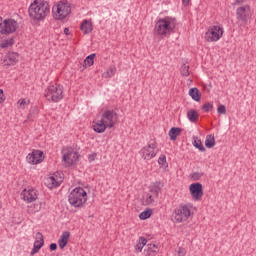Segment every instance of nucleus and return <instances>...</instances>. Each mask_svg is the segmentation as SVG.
<instances>
[{
	"mask_svg": "<svg viewBox=\"0 0 256 256\" xmlns=\"http://www.w3.org/2000/svg\"><path fill=\"white\" fill-rule=\"evenodd\" d=\"M30 19L34 21H43L51 13V6L45 0H34L28 8Z\"/></svg>",
	"mask_w": 256,
	"mask_h": 256,
	"instance_id": "nucleus-1",
	"label": "nucleus"
},
{
	"mask_svg": "<svg viewBox=\"0 0 256 256\" xmlns=\"http://www.w3.org/2000/svg\"><path fill=\"white\" fill-rule=\"evenodd\" d=\"M177 27V19L166 16L159 18L154 26V33L160 37H169Z\"/></svg>",
	"mask_w": 256,
	"mask_h": 256,
	"instance_id": "nucleus-2",
	"label": "nucleus"
},
{
	"mask_svg": "<svg viewBox=\"0 0 256 256\" xmlns=\"http://www.w3.org/2000/svg\"><path fill=\"white\" fill-rule=\"evenodd\" d=\"M68 202L72 207H83L87 203V191L82 187L74 188L68 196Z\"/></svg>",
	"mask_w": 256,
	"mask_h": 256,
	"instance_id": "nucleus-3",
	"label": "nucleus"
},
{
	"mask_svg": "<svg viewBox=\"0 0 256 256\" xmlns=\"http://www.w3.org/2000/svg\"><path fill=\"white\" fill-rule=\"evenodd\" d=\"M44 97L49 103H59L65 94L61 84L49 85L44 91Z\"/></svg>",
	"mask_w": 256,
	"mask_h": 256,
	"instance_id": "nucleus-4",
	"label": "nucleus"
},
{
	"mask_svg": "<svg viewBox=\"0 0 256 256\" xmlns=\"http://www.w3.org/2000/svg\"><path fill=\"white\" fill-rule=\"evenodd\" d=\"M71 13V4L67 0H61L52 8V14L57 21H63Z\"/></svg>",
	"mask_w": 256,
	"mask_h": 256,
	"instance_id": "nucleus-5",
	"label": "nucleus"
},
{
	"mask_svg": "<svg viewBox=\"0 0 256 256\" xmlns=\"http://www.w3.org/2000/svg\"><path fill=\"white\" fill-rule=\"evenodd\" d=\"M253 17V11L251 10V6L248 4L239 6L236 9V20L239 27H247L249 21Z\"/></svg>",
	"mask_w": 256,
	"mask_h": 256,
	"instance_id": "nucleus-6",
	"label": "nucleus"
},
{
	"mask_svg": "<svg viewBox=\"0 0 256 256\" xmlns=\"http://www.w3.org/2000/svg\"><path fill=\"white\" fill-rule=\"evenodd\" d=\"M223 33H225V29L221 25H212L208 27L204 38L208 43H217L222 37Z\"/></svg>",
	"mask_w": 256,
	"mask_h": 256,
	"instance_id": "nucleus-7",
	"label": "nucleus"
},
{
	"mask_svg": "<svg viewBox=\"0 0 256 256\" xmlns=\"http://www.w3.org/2000/svg\"><path fill=\"white\" fill-rule=\"evenodd\" d=\"M158 154L159 146L155 141L148 143L139 151V155L144 159V161H151V159H155V157H157Z\"/></svg>",
	"mask_w": 256,
	"mask_h": 256,
	"instance_id": "nucleus-8",
	"label": "nucleus"
},
{
	"mask_svg": "<svg viewBox=\"0 0 256 256\" xmlns=\"http://www.w3.org/2000/svg\"><path fill=\"white\" fill-rule=\"evenodd\" d=\"M189 217H191V205L189 204L180 205L174 211L175 223H183V221H187Z\"/></svg>",
	"mask_w": 256,
	"mask_h": 256,
	"instance_id": "nucleus-9",
	"label": "nucleus"
},
{
	"mask_svg": "<svg viewBox=\"0 0 256 256\" xmlns=\"http://www.w3.org/2000/svg\"><path fill=\"white\" fill-rule=\"evenodd\" d=\"M118 117L117 112L114 110H107L102 114L101 120L109 129H113V127H115V123H117Z\"/></svg>",
	"mask_w": 256,
	"mask_h": 256,
	"instance_id": "nucleus-10",
	"label": "nucleus"
},
{
	"mask_svg": "<svg viewBox=\"0 0 256 256\" xmlns=\"http://www.w3.org/2000/svg\"><path fill=\"white\" fill-rule=\"evenodd\" d=\"M190 195L193 201H201L203 199V184L197 182L189 186Z\"/></svg>",
	"mask_w": 256,
	"mask_h": 256,
	"instance_id": "nucleus-11",
	"label": "nucleus"
},
{
	"mask_svg": "<svg viewBox=\"0 0 256 256\" xmlns=\"http://www.w3.org/2000/svg\"><path fill=\"white\" fill-rule=\"evenodd\" d=\"M62 161H64L66 167H71V165H75L79 161V153L72 150L63 152Z\"/></svg>",
	"mask_w": 256,
	"mask_h": 256,
	"instance_id": "nucleus-12",
	"label": "nucleus"
},
{
	"mask_svg": "<svg viewBox=\"0 0 256 256\" xmlns=\"http://www.w3.org/2000/svg\"><path fill=\"white\" fill-rule=\"evenodd\" d=\"M3 24L4 26L0 30L1 35H9L17 31V21L15 19H5Z\"/></svg>",
	"mask_w": 256,
	"mask_h": 256,
	"instance_id": "nucleus-13",
	"label": "nucleus"
},
{
	"mask_svg": "<svg viewBox=\"0 0 256 256\" xmlns=\"http://www.w3.org/2000/svg\"><path fill=\"white\" fill-rule=\"evenodd\" d=\"M26 161L30 165H39V163H43V151L33 150L26 156Z\"/></svg>",
	"mask_w": 256,
	"mask_h": 256,
	"instance_id": "nucleus-14",
	"label": "nucleus"
},
{
	"mask_svg": "<svg viewBox=\"0 0 256 256\" xmlns=\"http://www.w3.org/2000/svg\"><path fill=\"white\" fill-rule=\"evenodd\" d=\"M20 197L25 203H33V201H37L38 198L37 190L34 188H25L21 192Z\"/></svg>",
	"mask_w": 256,
	"mask_h": 256,
	"instance_id": "nucleus-15",
	"label": "nucleus"
},
{
	"mask_svg": "<svg viewBox=\"0 0 256 256\" xmlns=\"http://www.w3.org/2000/svg\"><path fill=\"white\" fill-rule=\"evenodd\" d=\"M4 63L8 67H11V65H17V63H19V53L8 52L4 58Z\"/></svg>",
	"mask_w": 256,
	"mask_h": 256,
	"instance_id": "nucleus-16",
	"label": "nucleus"
},
{
	"mask_svg": "<svg viewBox=\"0 0 256 256\" xmlns=\"http://www.w3.org/2000/svg\"><path fill=\"white\" fill-rule=\"evenodd\" d=\"M61 183H63V179L57 176H50L45 180V185L48 189H55V187H59Z\"/></svg>",
	"mask_w": 256,
	"mask_h": 256,
	"instance_id": "nucleus-17",
	"label": "nucleus"
},
{
	"mask_svg": "<svg viewBox=\"0 0 256 256\" xmlns=\"http://www.w3.org/2000/svg\"><path fill=\"white\" fill-rule=\"evenodd\" d=\"M161 189H163V182L160 181L153 182L149 187L150 193H153L155 197H159Z\"/></svg>",
	"mask_w": 256,
	"mask_h": 256,
	"instance_id": "nucleus-18",
	"label": "nucleus"
},
{
	"mask_svg": "<svg viewBox=\"0 0 256 256\" xmlns=\"http://www.w3.org/2000/svg\"><path fill=\"white\" fill-rule=\"evenodd\" d=\"M71 236V233L69 231H65L60 236V239L58 240V245L61 249H65L67 247V243H69V237Z\"/></svg>",
	"mask_w": 256,
	"mask_h": 256,
	"instance_id": "nucleus-19",
	"label": "nucleus"
},
{
	"mask_svg": "<svg viewBox=\"0 0 256 256\" xmlns=\"http://www.w3.org/2000/svg\"><path fill=\"white\" fill-rule=\"evenodd\" d=\"M84 35H89L93 31V23L90 20H84L80 26Z\"/></svg>",
	"mask_w": 256,
	"mask_h": 256,
	"instance_id": "nucleus-20",
	"label": "nucleus"
},
{
	"mask_svg": "<svg viewBox=\"0 0 256 256\" xmlns=\"http://www.w3.org/2000/svg\"><path fill=\"white\" fill-rule=\"evenodd\" d=\"M159 253V247L155 244H147V248L144 249L145 256H155Z\"/></svg>",
	"mask_w": 256,
	"mask_h": 256,
	"instance_id": "nucleus-21",
	"label": "nucleus"
},
{
	"mask_svg": "<svg viewBox=\"0 0 256 256\" xmlns=\"http://www.w3.org/2000/svg\"><path fill=\"white\" fill-rule=\"evenodd\" d=\"M107 124L104 121L100 120L98 122H94L93 129L95 133H105L107 129Z\"/></svg>",
	"mask_w": 256,
	"mask_h": 256,
	"instance_id": "nucleus-22",
	"label": "nucleus"
},
{
	"mask_svg": "<svg viewBox=\"0 0 256 256\" xmlns=\"http://www.w3.org/2000/svg\"><path fill=\"white\" fill-rule=\"evenodd\" d=\"M43 245H45V239L43 238V234L41 232H38L36 234V238L33 246L36 247V249L41 250V247H43Z\"/></svg>",
	"mask_w": 256,
	"mask_h": 256,
	"instance_id": "nucleus-23",
	"label": "nucleus"
},
{
	"mask_svg": "<svg viewBox=\"0 0 256 256\" xmlns=\"http://www.w3.org/2000/svg\"><path fill=\"white\" fill-rule=\"evenodd\" d=\"M171 141H177V137L181 135V128L172 127L168 133Z\"/></svg>",
	"mask_w": 256,
	"mask_h": 256,
	"instance_id": "nucleus-24",
	"label": "nucleus"
},
{
	"mask_svg": "<svg viewBox=\"0 0 256 256\" xmlns=\"http://www.w3.org/2000/svg\"><path fill=\"white\" fill-rule=\"evenodd\" d=\"M147 245V239L145 237H140L137 244L135 245L136 253H141L143 251V247Z\"/></svg>",
	"mask_w": 256,
	"mask_h": 256,
	"instance_id": "nucleus-25",
	"label": "nucleus"
},
{
	"mask_svg": "<svg viewBox=\"0 0 256 256\" xmlns=\"http://www.w3.org/2000/svg\"><path fill=\"white\" fill-rule=\"evenodd\" d=\"M189 95L192 97L193 101H201V92H199L198 88H191L189 90Z\"/></svg>",
	"mask_w": 256,
	"mask_h": 256,
	"instance_id": "nucleus-26",
	"label": "nucleus"
},
{
	"mask_svg": "<svg viewBox=\"0 0 256 256\" xmlns=\"http://www.w3.org/2000/svg\"><path fill=\"white\" fill-rule=\"evenodd\" d=\"M187 117L191 123H197L199 119V113L197 111L191 109L187 112Z\"/></svg>",
	"mask_w": 256,
	"mask_h": 256,
	"instance_id": "nucleus-27",
	"label": "nucleus"
},
{
	"mask_svg": "<svg viewBox=\"0 0 256 256\" xmlns=\"http://www.w3.org/2000/svg\"><path fill=\"white\" fill-rule=\"evenodd\" d=\"M117 73V67L110 66L109 69L102 74V77L104 79H109L111 77H114V75Z\"/></svg>",
	"mask_w": 256,
	"mask_h": 256,
	"instance_id": "nucleus-28",
	"label": "nucleus"
},
{
	"mask_svg": "<svg viewBox=\"0 0 256 256\" xmlns=\"http://www.w3.org/2000/svg\"><path fill=\"white\" fill-rule=\"evenodd\" d=\"M205 147L207 149H213L215 147V136L214 135H207L205 139Z\"/></svg>",
	"mask_w": 256,
	"mask_h": 256,
	"instance_id": "nucleus-29",
	"label": "nucleus"
},
{
	"mask_svg": "<svg viewBox=\"0 0 256 256\" xmlns=\"http://www.w3.org/2000/svg\"><path fill=\"white\" fill-rule=\"evenodd\" d=\"M152 215L153 209L147 208L146 210L139 214V219H141V221H145L146 219H149V217H151Z\"/></svg>",
	"mask_w": 256,
	"mask_h": 256,
	"instance_id": "nucleus-30",
	"label": "nucleus"
},
{
	"mask_svg": "<svg viewBox=\"0 0 256 256\" xmlns=\"http://www.w3.org/2000/svg\"><path fill=\"white\" fill-rule=\"evenodd\" d=\"M94 63H95V53L88 55L84 59V66L85 67H92V65H94Z\"/></svg>",
	"mask_w": 256,
	"mask_h": 256,
	"instance_id": "nucleus-31",
	"label": "nucleus"
},
{
	"mask_svg": "<svg viewBox=\"0 0 256 256\" xmlns=\"http://www.w3.org/2000/svg\"><path fill=\"white\" fill-rule=\"evenodd\" d=\"M193 145L194 147H196V149H199V151H201L202 153L205 152V146H203V142H201V139L197 138L193 141Z\"/></svg>",
	"mask_w": 256,
	"mask_h": 256,
	"instance_id": "nucleus-32",
	"label": "nucleus"
},
{
	"mask_svg": "<svg viewBox=\"0 0 256 256\" xmlns=\"http://www.w3.org/2000/svg\"><path fill=\"white\" fill-rule=\"evenodd\" d=\"M15 44V40L13 38L4 40L2 43H0L1 49H7V47H11V45Z\"/></svg>",
	"mask_w": 256,
	"mask_h": 256,
	"instance_id": "nucleus-33",
	"label": "nucleus"
},
{
	"mask_svg": "<svg viewBox=\"0 0 256 256\" xmlns=\"http://www.w3.org/2000/svg\"><path fill=\"white\" fill-rule=\"evenodd\" d=\"M181 75L183 77H189L190 73H189V65L183 64L181 67Z\"/></svg>",
	"mask_w": 256,
	"mask_h": 256,
	"instance_id": "nucleus-34",
	"label": "nucleus"
},
{
	"mask_svg": "<svg viewBox=\"0 0 256 256\" xmlns=\"http://www.w3.org/2000/svg\"><path fill=\"white\" fill-rule=\"evenodd\" d=\"M202 110L205 111V113H209V111H213V103L211 102L205 103L202 106Z\"/></svg>",
	"mask_w": 256,
	"mask_h": 256,
	"instance_id": "nucleus-35",
	"label": "nucleus"
},
{
	"mask_svg": "<svg viewBox=\"0 0 256 256\" xmlns=\"http://www.w3.org/2000/svg\"><path fill=\"white\" fill-rule=\"evenodd\" d=\"M158 165H167V156L165 154H161L158 158Z\"/></svg>",
	"mask_w": 256,
	"mask_h": 256,
	"instance_id": "nucleus-36",
	"label": "nucleus"
},
{
	"mask_svg": "<svg viewBox=\"0 0 256 256\" xmlns=\"http://www.w3.org/2000/svg\"><path fill=\"white\" fill-rule=\"evenodd\" d=\"M217 113H219L220 115H225L227 113V108L225 107V105L218 106Z\"/></svg>",
	"mask_w": 256,
	"mask_h": 256,
	"instance_id": "nucleus-37",
	"label": "nucleus"
},
{
	"mask_svg": "<svg viewBox=\"0 0 256 256\" xmlns=\"http://www.w3.org/2000/svg\"><path fill=\"white\" fill-rule=\"evenodd\" d=\"M203 177L202 173L194 172L191 174V178L194 179V181H199Z\"/></svg>",
	"mask_w": 256,
	"mask_h": 256,
	"instance_id": "nucleus-38",
	"label": "nucleus"
},
{
	"mask_svg": "<svg viewBox=\"0 0 256 256\" xmlns=\"http://www.w3.org/2000/svg\"><path fill=\"white\" fill-rule=\"evenodd\" d=\"M18 105H20V107H22V109H25V105H29V100L20 99V100L18 101Z\"/></svg>",
	"mask_w": 256,
	"mask_h": 256,
	"instance_id": "nucleus-39",
	"label": "nucleus"
},
{
	"mask_svg": "<svg viewBox=\"0 0 256 256\" xmlns=\"http://www.w3.org/2000/svg\"><path fill=\"white\" fill-rule=\"evenodd\" d=\"M146 203L151 205V203H155V198L151 194H147Z\"/></svg>",
	"mask_w": 256,
	"mask_h": 256,
	"instance_id": "nucleus-40",
	"label": "nucleus"
},
{
	"mask_svg": "<svg viewBox=\"0 0 256 256\" xmlns=\"http://www.w3.org/2000/svg\"><path fill=\"white\" fill-rule=\"evenodd\" d=\"M185 255H187V250H185L184 248H179L178 256H185Z\"/></svg>",
	"mask_w": 256,
	"mask_h": 256,
	"instance_id": "nucleus-41",
	"label": "nucleus"
},
{
	"mask_svg": "<svg viewBox=\"0 0 256 256\" xmlns=\"http://www.w3.org/2000/svg\"><path fill=\"white\" fill-rule=\"evenodd\" d=\"M245 3V0H235L232 5H243Z\"/></svg>",
	"mask_w": 256,
	"mask_h": 256,
	"instance_id": "nucleus-42",
	"label": "nucleus"
},
{
	"mask_svg": "<svg viewBox=\"0 0 256 256\" xmlns=\"http://www.w3.org/2000/svg\"><path fill=\"white\" fill-rule=\"evenodd\" d=\"M38 251H41L40 249H37V247H35V246H33V249L31 250V252H30V255H36V253L38 252Z\"/></svg>",
	"mask_w": 256,
	"mask_h": 256,
	"instance_id": "nucleus-43",
	"label": "nucleus"
},
{
	"mask_svg": "<svg viewBox=\"0 0 256 256\" xmlns=\"http://www.w3.org/2000/svg\"><path fill=\"white\" fill-rule=\"evenodd\" d=\"M50 251H57V244L56 243L50 244Z\"/></svg>",
	"mask_w": 256,
	"mask_h": 256,
	"instance_id": "nucleus-44",
	"label": "nucleus"
},
{
	"mask_svg": "<svg viewBox=\"0 0 256 256\" xmlns=\"http://www.w3.org/2000/svg\"><path fill=\"white\" fill-rule=\"evenodd\" d=\"M189 3H191V0H182V4L184 5V7H187Z\"/></svg>",
	"mask_w": 256,
	"mask_h": 256,
	"instance_id": "nucleus-45",
	"label": "nucleus"
},
{
	"mask_svg": "<svg viewBox=\"0 0 256 256\" xmlns=\"http://www.w3.org/2000/svg\"><path fill=\"white\" fill-rule=\"evenodd\" d=\"M89 161H95V155L93 154H90L89 157H88Z\"/></svg>",
	"mask_w": 256,
	"mask_h": 256,
	"instance_id": "nucleus-46",
	"label": "nucleus"
},
{
	"mask_svg": "<svg viewBox=\"0 0 256 256\" xmlns=\"http://www.w3.org/2000/svg\"><path fill=\"white\" fill-rule=\"evenodd\" d=\"M69 28H64V35H70Z\"/></svg>",
	"mask_w": 256,
	"mask_h": 256,
	"instance_id": "nucleus-47",
	"label": "nucleus"
},
{
	"mask_svg": "<svg viewBox=\"0 0 256 256\" xmlns=\"http://www.w3.org/2000/svg\"><path fill=\"white\" fill-rule=\"evenodd\" d=\"M1 27H3V18L2 17H0V29H1Z\"/></svg>",
	"mask_w": 256,
	"mask_h": 256,
	"instance_id": "nucleus-48",
	"label": "nucleus"
},
{
	"mask_svg": "<svg viewBox=\"0 0 256 256\" xmlns=\"http://www.w3.org/2000/svg\"><path fill=\"white\" fill-rule=\"evenodd\" d=\"M3 101H5V99H3V97H0V103H3Z\"/></svg>",
	"mask_w": 256,
	"mask_h": 256,
	"instance_id": "nucleus-49",
	"label": "nucleus"
},
{
	"mask_svg": "<svg viewBox=\"0 0 256 256\" xmlns=\"http://www.w3.org/2000/svg\"><path fill=\"white\" fill-rule=\"evenodd\" d=\"M3 95V89H0V96Z\"/></svg>",
	"mask_w": 256,
	"mask_h": 256,
	"instance_id": "nucleus-50",
	"label": "nucleus"
}]
</instances>
